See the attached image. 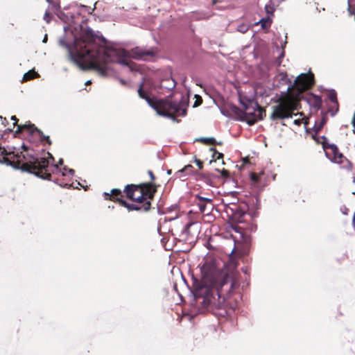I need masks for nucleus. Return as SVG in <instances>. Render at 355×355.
<instances>
[{
    "instance_id": "obj_1",
    "label": "nucleus",
    "mask_w": 355,
    "mask_h": 355,
    "mask_svg": "<svg viewBox=\"0 0 355 355\" xmlns=\"http://www.w3.org/2000/svg\"><path fill=\"white\" fill-rule=\"evenodd\" d=\"M201 280L193 291L196 304L205 311H211L216 316L225 317L227 311L225 300L230 297L236 284L228 275L221 276L213 261H206L200 267Z\"/></svg>"
},
{
    "instance_id": "obj_2",
    "label": "nucleus",
    "mask_w": 355,
    "mask_h": 355,
    "mask_svg": "<svg viewBox=\"0 0 355 355\" xmlns=\"http://www.w3.org/2000/svg\"><path fill=\"white\" fill-rule=\"evenodd\" d=\"M96 35L93 31L88 28L86 31L83 33L80 37H75L72 44L67 42L65 37L59 40V44L67 49L68 51V59L77 65L83 71L89 69H95L101 73L104 74L105 67L100 66L97 63H89L85 64V60L88 58L92 59L91 55L87 51H94L95 49Z\"/></svg>"
},
{
    "instance_id": "obj_3",
    "label": "nucleus",
    "mask_w": 355,
    "mask_h": 355,
    "mask_svg": "<svg viewBox=\"0 0 355 355\" xmlns=\"http://www.w3.org/2000/svg\"><path fill=\"white\" fill-rule=\"evenodd\" d=\"M92 56L90 63H97L100 66L105 67V73L102 74L98 71L101 76L106 75L107 67V62H116L123 66H128L129 61L128 58L131 57L137 60H147L148 57H154L156 54L155 49H146L137 46L131 49L129 52L123 49L105 48L103 46H95L94 51H87Z\"/></svg>"
},
{
    "instance_id": "obj_4",
    "label": "nucleus",
    "mask_w": 355,
    "mask_h": 355,
    "mask_svg": "<svg viewBox=\"0 0 355 355\" xmlns=\"http://www.w3.org/2000/svg\"><path fill=\"white\" fill-rule=\"evenodd\" d=\"M141 84L138 89L139 96L146 101L148 104L154 109L158 115L175 119L173 114L168 112V110H173L178 116H184L186 115V109L182 108L180 103L173 102L168 99L153 100L148 96L142 89Z\"/></svg>"
},
{
    "instance_id": "obj_5",
    "label": "nucleus",
    "mask_w": 355,
    "mask_h": 355,
    "mask_svg": "<svg viewBox=\"0 0 355 355\" xmlns=\"http://www.w3.org/2000/svg\"><path fill=\"white\" fill-rule=\"evenodd\" d=\"M240 103L242 105L244 112L246 113L245 122L249 125H252L256 123L257 121L263 119V115H266V111L262 108L257 101L246 99L245 101L242 98L239 99Z\"/></svg>"
},
{
    "instance_id": "obj_6",
    "label": "nucleus",
    "mask_w": 355,
    "mask_h": 355,
    "mask_svg": "<svg viewBox=\"0 0 355 355\" xmlns=\"http://www.w3.org/2000/svg\"><path fill=\"white\" fill-rule=\"evenodd\" d=\"M35 156L40 159V161L38 160L40 166H36L37 168L34 169L31 173L43 180H52L51 173H61V169L59 168L58 165L63 164V159L60 158L59 159L58 164H53L50 166L49 162L46 158L40 157L38 155Z\"/></svg>"
},
{
    "instance_id": "obj_7",
    "label": "nucleus",
    "mask_w": 355,
    "mask_h": 355,
    "mask_svg": "<svg viewBox=\"0 0 355 355\" xmlns=\"http://www.w3.org/2000/svg\"><path fill=\"white\" fill-rule=\"evenodd\" d=\"M248 206L245 203L236 204L231 202L226 206L225 210L228 215L232 216V220L237 223H243L245 221Z\"/></svg>"
},
{
    "instance_id": "obj_8",
    "label": "nucleus",
    "mask_w": 355,
    "mask_h": 355,
    "mask_svg": "<svg viewBox=\"0 0 355 355\" xmlns=\"http://www.w3.org/2000/svg\"><path fill=\"white\" fill-rule=\"evenodd\" d=\"M272 112L270 116V119L272 121L292 118L293 115H297L293 113V109L291 105L283 101H281L278 105L272 106Z\"/></svg>"
},
{
    "instance_id": "obj_9",
    "label": "nucleus",
    "mask_w": 355,
    "mask_h": 355,
    "mask_svg": "<svg viewBox=\"0 0 355 355\" xmlns=\"http://www.w3.org/2000/svg\"><path fill=\"white\" fill-rule=\"evenodd\" d=\"M314 83V77L311 72L309 73H301L294 81V85L299 92L309 89Z\"/></svg>"
},
{
    "instance_id": "obj_10",
    "label": "nucleus",
    "mask_w": 355,
    "mask_h": 355,
    "mask_svg": "<svg viewBox=\"0 0 355 355\" xmlns=\"http://www.w3.org/2000/svg\"><path fill=\"white\" fill-rule=\"evenodd\" d=\"M116 200L121 206L127 208L129 211H141L144 212H147L151 208V202L150 201L145 202L142 205H138L135 204H130L125 200L120 198H116Z\"/></svg>"
},
{
    "instance_id": "obj_11",
    "label": "nucleus",
    "mask_w": 355,
    "mask_h": 355,
    "mask_svg": "<svg viewBox=\"0 0 355 355\" xmlns=\"http://www.w3.org/2000/svg\"><path fill=\"white\" fill-rule=\"evenodd\" d=\"M24 130H28L31 134L37 133L40 136L41 141L46 140L49 144H51V141L49 136H45L43 132L37 128L35 127L33 124L18 125L17 129L15 132V137L20 134Z\"/></svg>"
},
{
    "instance_id": "obj_12",
    "label": "nucleus",
    "mask_w": 355,
    "mask_h": 355,
    "mask_svg": "<svg viewBox=\"0 0 355 355\" xmlns=\"http://www.w3.org/2000/svg\"><path fill=\"white\" fill-rule=\"evenodd\" d=\"M287 40V34H286V35H285V40H280V42H279L280 46H279L277 43H275L276 50H277V51L279 53V55H278V57L277 58V59L275 60V64H276L277 66H280L281 65L282 58L285 55L284 48L286 47V45L287 44V40Z\"/></svg>"
},
{
    "instance_id": "obj_13",
    "label": "nucleus",
    "mask_w": 355,
    "mask_h": 355,
    "mask_svg": "<svg viewBox=\"0 0 355 355\" xmlns=\"http://www.w3.org/2000/svg\"><path fill=\"white\" fill-rule=\"evenodd\" d=\"M147 185L139 187L141 193L144 195V197H146V201H150L153 199L155 193L156 192L155 189H151L150 187L153 186V183H146Z\"/></svg>"
},
{
    "instance_id": "obj_14",
    "label": "nucleus",
    "mask_w": 355,
    "mask_h": 355,
    "mask_svg": "<svg viewBox=\"0 0 355 355\" xmlns=\"http://www.w3.org/2000/svg\"><path fill=\"white\" fill-rule=\"evenodd\" d=\"M328 97L329 99L334 104L332 107H329L328 109V112L331 114V116H334L338 111V102L336 91L334 89L330 90Z\"/></svg>"
},
{
    "instance_id": "obj_15",
    "label": "nucleus",
    "mask_w": 355,
    "mask_h": 355,
    "mask_svg": "<svg viewBox=\"0 0 355 355\" xmlns=\"http://www.w3.org/2000/svg\"><path fill=\"white\" fill-rule=\"evenodd\" d=\"M143 185L146 187L147 184H127L124 189V192L125 193L127 198L133 201L135 198V192L139 189V187Z\"/></svg>"
},
{
    "instance_id": "obj_16",
    "label": "nucleus",
    "mask_w": 355,
    "mask_h": 355,
    "mask_svg": "<svg viewBox=\"0 0 355 355\" xmlns=\"http://www.w3.org/2000/svg\"><path fill=\"white\" fill-rule=\"evenodd\" d=\"M230 109L231 112L235 115V119L243 122H245V120H249L248 119L245 118L246 113L244 112V110H241L235 105H231L230 106Z\"/></svg>"
},
{
    "instance_id": "obj_17",
    "label": "nucleus",
    "mask_w": 355,
    "mask_h": 355,
    "mask_svg": "<svg viewBox=\"0 0 355 355\" xmlns=\"http://www.w3.org/2000/svg\"><path fill=\"white\" fill-rule=\"evenodd\" d=\"M193 167L191 164H188L185 166L180 170H178L174 174L175 178L182 179V178H185L187 175L191 174L193 172Z\"/></svg>"
},
{
    "instance_id": "obj_18",
    "label": "nucleus",
    "mask_w": 355,
    "mask_h": 355,
    "mask_svg": "<svg viewBox=\"0 0 355 355\" xmlns=\"http://www.w3.org/2000/svg\"><path fill=\"white\" fill-rule=\"evenodd\" d=\"M217 171L220 173V176L216 175L214 174L207 175V174H204V173L201 174L200 175L205 180L208 179L209 177H211V178H222L223 179H227L230 178V173L228 171H227L225 169H223L222 171L217 170Z\"/></svg>"
},
{
    "instance_id": "obj_19",
    "label": "nucleus",
    "mask_w": 355,
    "mask_h": 355,
    "mask_svg": "<svg viewBox=\"0 0 355 355\" xmlns=\"http://www.w3.org/2000/svg\"><path fill=\"white\" fill-rule=\"evenodd\" d=\"M194 223L192 222L187 223L183 227L181 234L180 236L182 237V239L184 241H189V236H190V227L193 225Z\"/></svg>"
},
{
    "instance_id": "obj_20",
    "label": "nucleus",
    "mask_w": 355,
    "mask_h": 355,
    "mask_svg": "<svg viewBox=\"0 0 355 355\" xmlns=\"http://www.w3.org/2000/svg\"><path fill=\"white\" fill-rule=\"evenodd\" d=\"M46 2L49 3V10H51L55 12H60V15L57 13L58 16L59 17H61V15H64V13L62 12H61L60 10V5L57 3V0H46Z\"/></svg>"
},
{
    "instance_id": "obj_21",
    "label": "nucleus",
    "mask_w": 355,
    "mask_h": 355,
    "mask_svg": "<svg viewBox=\"0 0 355 355\" xmlns=\"http://www.w3.org/2000/svg\"><path fill=\"white\" fill-rule=\"evenodd\" d=\"M196 199H197L198 202H205V203L209 204L208 212H210L212 210V209L214 207V205L212 203V199L211 198H206V197H202V196H200V195H196Z\"/></svg>"
},
{
    "instance_id": "obj_22",
    "label": "nucleus",
    "mask_w": 355,
    "mask_h": 355,
    "mask_svg": "<svg viewBox=\"0 0 355 355\" xmlns=\"http://www.w3.org/2000/svg\"><path fill=\"white\" fill-rule=\"evenodd\" d=\"M327 148H329L332 153H333V158H329L331 161L333 162H336L337 161V154L338 153V146L334 144H329L327 145Z\"/></svg>"
},
{
    "instance_id": "obj_23",
    "label": "nucleus",
    "mask_w": 355,
    "mask_h": 355,
    "mask_svg": "<svg viewBox=\"0 0 355 355\" xmlns=\"http://www.w3.org/2000/svg\"><path fill=\"white\" fill-rule=\"evenodd\" d=\"M259 23L261 24V26L263 29H266L269 28L272 24V19L270 16H268L266 18H262Z\"/></svg>"
},
{
    "instance_id": "obj_24",
    "label": "nucleus",
    "mask_w": 355,
    "mask_h": 355,
    "mask_svg": "<svg viewBox=\"0 0 355 355\" xmlns=\"http://www.w3.org/2000/svg\"><path fill=\"white\" fill-rule=\"evenodd\" d=\"M326 121V118L324 116H322L318 123H315L313 126V131L315 132V135L318 134L321 130V129L325 124Z\"/></svg>"
},
{
    "instance_id": "obj_25",
    "label": "nucleus",
    "mask_w": 355,
    "mask_h": 355,
    "mask_svg": "<svg viewBox=\"0 0 355 355\" xmlns=\"http://www.w3.org/2000/svg\"><path fill=\"white\" fill-rule=\"evenodd\" d=\"M196 205L201 213L205 214H209L210 213L208 212L209 204L197 201Z\"/></svg>"
},
{
    "instance_id": "obj_26",
    "label": "nucleus",
    "mask_w": 355,
    "mask_h": 355,
    "mask_svg": "<svg viewBox=\"0 0 355 355\" xmlns=\"http://www.w3.org/2000/svg\"><path fill=\"white\" fill-rule=\"evenodd\" d=\"M53 182L62 188H78L77 186L75 187L73 185V183L69 184L68 183L65 182L63 179L62 180L56 179L53 180Z\"/></svg>"
},
{
    "instance_id": "obj_27",
    "label": "nucleus",
    "mask_w": 355,
    "mask_h": 355,
    "mask_svg": "<svg viewBox=\"0 0 355 355\" xmlns=\"http://www.w3.org/2000/svg\"><path fill=\"white\" fill-rule=\"evenodd\" d=\"M313 106L315 108H316L317 110H320L321 108L322 104V98L318 95H313Z\"/></svg>"
},
{
    "instance_id": "obj_28",
    "label": "nucleus",
    "mask_w": 355,
    "mask_h": 355,
    "mask_svg": "<svg viewBox=\"0 0 355 355\" xmlns=\"http://www.w3.org/2000/svg\"><path fill=\"white\" fill-rule=\"evenodd\" d=\"M265 10L268 16H272L275 12L274 3L272 1L268 2L265 5Z\"/></svg>"
},
{
    "instance_id": "obj_29",
    "label": "nucleus",
    "mask_w": 355,
    "mask_h": 355,
    "mask_svg": "<svg viewBox=\"0 0 355 355\" xmlns=\"http://www.w3.org/2000/svg\"><path fill=\"white\" fill-rule=\"evenodd\" d=\"M313 139H315V141L318 143L322 144V147H323V148L324 150L327 148V145L329 144V143H328V139H327V138L325 136H324V135L323 136H320L318 138H315L313 136Z\"/></svg>"
},
{
    "instance_id": "obj_30",
    "label": "nucleus",
    "mask_w": 355,
    "mask_h": 355,
    "mask_svg": "<svg viewBox=\"0 0 355 355\" xmlns=\"http://www.w3.org/2000/svg\"><path fill=\"white\" fill-rule=\"evenodd\" d=\"M111 196H112V199H113L112 200H114V201H117L116 198H123L121 191L119 189H112Z\"/></svg>"
},
{
    "instance_id": "obj_31",
    "label": "nucleus",
    "mask_w": 355,
    "mask_h": 355,
    "mask_svg": "<svg viewBox=\"0 0 355 355\" xmlns=\"http://www.w3.org/2000/svg\"><path fill=\"white\" fill-rule=\"evenodd\" d=\"M37 76H38V74L34 70H30L24 75L23 80H28L33 79Z\"/></svg>"
},
{
    "instance_id": "obj_32",
    "label": "nucleus",
    "mask_w": 355,
    "mask_h": 355,
    "mask_svg": "<svg viewBox=\"0 0 355 355\" xmlns=\"http://www.w3.org/2000/svg\"><path fill=\"white\" fill-rule=\"evenodd\" d=\"M21 148L24 150V151H27V153H26V154H24V153H21H21H15L14 152V150H15V147H12V150H11L10 149L7 150H8V152H12V153H14L15 155H16V154H19V155H20V154H22V155H27L28 154H32V155H36L33 152H28V148L26 145L23 144V145L21 146Z\"/></svg>"
},
{
    "instance_id": "obj_33",
    "label": "nucleus",
    "mask_w": 355,
    "mask_h": 355,
    "mask_svg": "<svg viewBox=\"0 0 355 355\" xmlns=\"http://www.w3.org/2000/svg\"><path fill=\"white\" fill-rule=\"evenodd\" d=\"M262 174H263V173H260V175H258L255 173H251L250 179H251L252 182L254 184H258V183L259 182L260 175Z\"/></svg>"
},
{
    "instance_id": "obj_34",
    "label": "nucleus",
    "mask_w": 355,
    "mask_h": 355,
    "mask_svg": "<svg viewBox=\"0 0 355 355\" xmlns=\"http://www.w3.org/2000/svg\"><path fill=\"white\" fill-rule=\"evenodd\" d=\"M198 141H203L205 144H216V141L214 137H207V138H200L199 139H197Z\"/></svg>"
},
{
    "instance_id": "obj_35",
    "label": "nucleus",
    "mask_w": 355,
    "mask_h": 355,
    "mask_svg": "<svg viewBox=\"0 0 355 355\" xmlns=\"http://www.w3.org/2000/svg\"><path fill=\"white\" fill-rule=\"evenodd\" d=\"M249 29V26L245 24H241L238 25L236 30L242 33H246Z\"/></svg>"
},
{
    "instance_id": "obj_36",
    "label": "nucleus",
    "mask_w": 355,
    "mask_h": 355,
    "mask_svg": "<svg viewBox=\"0 0 355 355\" xmlns=\"http://www.w3.org/2000/svg\"><path fill=\"white\" fill-rule=\"evenodd\" d=\"M133 201L139 202V203L143 202V204H144L145 202H146V197H144V195H142L141 193V195L139 196L138 197H135V199L133 200Z\"/></svg>"
},
{
    "instance_id": "obj_37",
    "label": "nucleus",
    "mask_w": 355,
    "mask_h": 355,
    "mask_svg": "<svg viewBox=\"0 0 355 355\" xmlns=\"http://www.w3.org/2000/svg\"><path fill=\"white\" fill-rule=\"evenodd\" d=\"M210 150H213L214 152V153L213 155L214 157H216V159H220V158H222L223 157V153H218V151H216V150L215 148H211Z\"/></svg>"
},
{
    "instance_id": "obj_38",
    "label": "nucleus",
    "mask_w": 355,
    "mask_h": 355,
    "mask_svg": "<svg viewBox=\"0 0 355 355\" xmlns=\"http://www.w3.org/2000/svg\"><path fill=\"white\" fill-rule=\"evenodd\" d=\"M281 80L283 82V83H291V81L289 80V79L287 77V75L286 73H282L281 74Z\"/></svg>"
},
{
    "instance_id": "obj_39",
    "label": "nucleus",
    "mask_w": 355,
    "mask_h": 355,
    "mask_svg": "<svg viewBox=\"0 0 355 355\" xmlns=\"http://www.w3.org/2000/svg\"><path fill=\"white\" fill-rule=\"evenodd\" d=\"M166 99H168L169 101H172V100L170 99V96H168ZM182 99H183V97H181V100H180V101H173V102H178V103H180V105L182 108H185L187 110L186 106L182 103Z\"/></svg>"
},
{
    "instance_id": "obj_40",
    "label": "nucleus",
    "mask_w": 355,
    "mask_h": 355,
    "mask_svg": "<svg viewBox=\"0 0 355 355\" xmlns=\"http://www.w3.org/2000/svg\"><path fill=\"white\" fill-rule=\"evenodd\" d=\"M343 159H345V157L343 155L342 153H340L339 151H338V153L337 154V161L336 162L337 163H341L343 162Z\"/></svg>"
},
{
    "instance_id": "obj_41",
    "label": "nucleus",
    "mask_w": 355,
    "mask_h": 355,
    "mask_svg": "<svg viewBox=\"0 0 355 355\" xmlns=\"http://www.w3.org/2000/svg\"><path fill=\"white\" fill-rule=\"evenodd\" d=\"M44 20H45V21H46V23H48V24H49V23L50 22V21H51V19H50V17H49V11H48V10H46V11L45 12V14H44Z\"/></svg>"
},
{
    "instance_id": "obj_42",
    "label": "nucleus",
    "mask_w": 355,
    "mask_h": 355,
    "mask_svg": "<svg viewBox=\"0 0 355 355\" xmlns=\"http://www.w3.org/2000/svg\"><path fill=\"white\" fill-rule=\"evenodd\" d=\"M195 162L196 163V164H197V166H198L199 168H202L203 167V163L200 159H196L195 160Z\"/></svg>"
},
{
    "instance_id": "obj_43",
    "label": "nucleus",
    "mask_w": 355,
    "mask_h": 355,
    "mask_svg": "<svg viewBox=\"0 0 355 355\" xmlns=\"http://www.w3.org/2000/svg\"><path fill=\"white\" fill-rule=\"evenodd\" d=\"M103 195L105 196V198L106 200H113L111 193H108L107 192H104Z\"/></svg>"
},
{
    "instance_id": "obj_44",
    "label": "nucleus",
    "mask_w": 355,
    "mask_h": 355,
    "mask_svg": "<svg viewBox=\"0 0 355 355\" xmlns=\"http://www.w3.org/2000/svg\"><path fill=\"white\" fill-rule=\"evenodd\" d=\"M249 231L253 232L257 229V226L255 225L251 224L249 227H247Z\"/></svg>"
},
{
    "instance_id": "obj_45",
    "label": "nucleus",
    "mask_w": 355,
    "mask_h": 355,
    "mask_svg": "<svg viewBox=\"0 0 355 355\" xmlns=\"http://www.w3.org/2000/svg\"><path fill=\"white\" fill-rule=\"evenodd\" d=\"M148 175H149V176H150V178L151 180H153H153H155V176L154 175V174H153V171H150V170H149V171H148Z\"/></svg>"
},
{
    "instance_id": "obj_46",
    "label": "nucleus",
    "mask_w": 355,
    "mask_h": 355,
    "mask_svg": "<svg viewBox=\"0 0 355 355\" xmlns=\"http://www.w3.org/2000/svg\"><path fill=\"white\" fill-rule=\"evenodd\" d=\"M11 120H12V121H15V122H14V123H13V125H14V126L17 125V121H18V119H17V117H16L15 116H12L11 117Z\"/></svg>"
},
{
    "instance_id": "obj_47",
    "label": "nucleus",
    "mask_w": 355,
    "mask_h": 355,
    "mask_svg": "<svg viewBox=\"0 0 355 355\" xmlns=\"http://www.w3.org/2000/svg\"><path fill=\"white\" fill-rule=\"evenodd\" d=\"M0 119H3L2 124L4 126H6L8 124V121L6 120V118L3 119V117L1 116H0Z\"/></svg>"
},
{
    "instance_id": "obj_48",
    "label": "nucleus",
    "mask_w": 355,
    "mask_h": 355,
    "mask_svg": "<svg viewBox=\"0 0 355 355\" xmlns=\"http://www.w3.org/2000/svg\"><path fill=\"white\" fill-rule=\"evenodd\" d=\"M63 171L61 173L62 174V176H64L65 175V173H64V171H68L69 168H67V166H64L62 168Z\"/></svg>"
},
{
    "instance_id": "obj_49",
    "label": "nucleus",
    "mask_w": 355,
    "mask_h": 355,
    "mask_svg": "<svg viewBox=\"0 0 355 355\" xmlns=\"http://www.w3.org/2000/svg\"><path fill=\"white\" fill-rule=\"evenodd\" d=\"M293 123L295 125H300L301 124V120L295 119V120H294Z\"/></svg>"
},
{
    "instance_id": "obj_50",
    "label": "nucleus",
    "mask_w": 355,
    "mask_h": 355,
    "mask_svg": "<svg viewBox=\"0 0 355 355\" xmlns=\"http://www.w3.org/2000/svg\"><path fill=\"white\" fill-rule=\"evenodd\" d=\"M68 173L71 175L73 176L75 173V171L73 169H71V168H69L68 170Z\"/></svg>"
},
{
    "instance_id": "obj_51",
    "label": "nucleus",
    "mask_w": 355,
    "mask_h": 355,
    "mask_svg": "<svg viewBox=\"0 0 355 355\" xmlns=\"http://www.w3.org/2000/svg\"><path fill=\"white\" fill-rule=\"evenodd\" d=\"M119 82L122 85H125L127 84V82L126 80H123V79H120L119 80Z\"/></svg>"
},
{
    "instance_id": "obj_52",
    "label": "nucleus",
    "mask_w": 355,
    "mask_h": 355,
    "mask_svg": "<svg viewBox=\"0 0 355 355\" xmlns=\"http://www.w3.org/2000/svg\"><path fill=\"white\" fill-rule=\"evenodd\" d=\"M220 112H221V113L223 114V115L226 116H230V115L228 114V113H227V112H225V110H220Z\"/></svg>"
},
{
    "instance_id": "obj_53",
    "label": "nucleus",
    "mask_w": 355,
    "mask_h": 355,
    "mask_svg": "<svg viewBox=\"0 0 355 355\" xmlns=\"http://www.w3.org/2000/svg\"><path fill=\"white\" fill-rule=\"evenodd\" d=\"M254 200L256 201L257 208H259V207L260 205L259 199L257 198H255Z\"/></svg>"
},
{
    "instance_id": "obj_54",
    "label": "nucleus",
    "mask_w": 355,
    "mask_h": 355,
    "mask_svg": "<svg viewBox=\"0 0 355 355\" xmlns=\"http://www.w3.org/2000/svg\"><path fill=\"white\" fill-rule=\"evenodd\" d=\"M47 40H48V36H47V35L46 34V35H44V38H43L42 42H43L44 43H46V42H47Z\"/></svg>"
},
{
    "instance_id": "obj_55",
    "label": "nucleus",
    "mask_w": 355,
    "mask_h": 355,
    "mask_svg": "<svg viewBox=\"0 0 355 355\" xmlns=\"http://www.w3.org/2000/svg\"><path fill=\"white\" fill-rule=\"evenodd\" d=\"M175 83L173 82L172 85L171 87H168V89L171 90V89H173L175 87Z\"/></svg>"
},
{
    "instance_id": "obj_56",
    "label": "nucleus",
    "mask_w": 355,
    "mask_h": 355,
    "mask_svg": "<svg viewBox=\"0 0 355 355\" xmlns=\"http://www.w3.org/2000/svg\"><path fill=\"white\" fill-rule=\"evenodd\" d=\"M47 155H49V157L52 160V161H54V157H53V155L49 153V152L47 153Z\"/></svg>"
},
{
    "instance_id": "obj_57",
    "label": "nucleus",
    "mask_w": 355,
    "mask_h": 355,
    "mask_svg": "<svg viewBox=\"0 0 355 355\" xmlns=\"http://www.w3.org/2000/svg\"><path fill=\"white\" fill-rule=\"evenodd\" d=\"M352 224H353L354 227H355V212H354L353 220H352Z\"/></svg>"
},
{
    "instance_id": "obj_58",
    "label": "nucleus",
    "mask_w": 355,
    "mask_h": 355,
    "mask_svg": "<svg viewBox=\"0 0 355 355\" xmlns=\"http://www.w3.org/2000/svg\"><path fill=\"white\" fill-rule=\"evenodd\" d=\"M212 5H215L217 2H218V0H211Z\"/></svg>"
},
{
    "instance_id": "obj_59",
    "label": "nucleus",
    "mask_w": 355,
    "mask_h": 355,
    "mask_svg": "<svg viewBox=\"0 0 355 355\" xmlns=\"http://www.w3.org/2000/svg\"><path fill=\"white\" fill-rule=\"evenodd\" d=\"M5 132H12V129H11V128H8V129H6V130H5Z\"/></svg>"
},
{
    "instance_id": "obj_60",
    "label": "nucleus",
    "mask_w": 355,
    "mask_h": 355,
    "mask_svg": "<svg viewBox=\"0 0 355 355\" xmlns=\"http://www.w3.org/2000/svg\"><path fill=\"white\" fill-rule=\"evenodd\" d=\"M166 173H167L168 175H171L172 173V170L171 169H168Z\"/></svg>"
},
{
    "instance_id": "obj_61",
    "label": "nucleus",
    "mask_w": 355,
    "mask_h": 355,
    "mask_svg": "<svg viewBox=\"0 0 355 355\" xmlns=\"http://www.w3.org/2000/svg\"><path fill=\"white\" fill-rule=\"evenodd\" d=\"M91 83H92V81L90 80H89L86 81L85 84V85H88Z\"/></svg>"
},
{
    "instance_id": "obj_62",
    "label": "nucleus",
    "mask_w": 355,
    "mask_h": 355,
    "mask_svg": "<svg viewBox=\"0 0 355 355\" xmlns=\"http://www.w3.org/2000/svg\"><path fill=\"white\" fill-rule=\"evenodd\" d=\"M80 6L84 8H85V10H89V8L87 6H85V5L80 4Z\"/></svg>"
},
{
    "instance_id": "obj_63",
    "label": "nucleus",
    "mask_w": 355,
    "mask_h": 355,
    "mask_svg": "<svg viewBox=\"0 0 355 355\" xmlns=\"http://www.w3.org/2000/svg\"><path fill=\"white\" fill-rule=\"evenodd\" d=\"M291 86H288L286 91L288 92L291 89Z\"/></svg>"
},
{
    "instance_id": "obj_64",
    "label": "nucleus",
    "mask_w": 355,
    "mask_h": 355,
    "mask_svg": "<svg viewBox=\"0 0 355 355\" xmlns=\"http://www.w3.org/2000/svg\"><path fill=\"white\" fill-rule=\"evenodd\" d=\"M184 175H186V171H182L181 175L183 176Z\"/></svg>"
}]
</instances>
